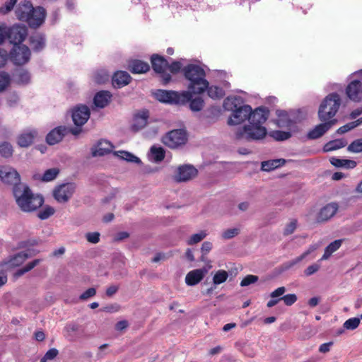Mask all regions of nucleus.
<instances>
[{"instance_id": "5701e85b", "label": "nucleus", "mask_w": 362, "mask_h": 362, "mask_svg": "<svg viewBox=\"0 0 362 362\" xmlns=\"http://www.w3.org/2000/svg\"><path fill=\"white\" fill-rule=\"evenodd\" d=\"M33 8V6L30 1L24 0L21 1L16 9L17 18L19 21L26 22Z\"/></svg>"}, {"instance_id": "9d476101", "label": "nucleus", "mask_w": 362, "mask_h": 362, "mask_svg": "<svg viewBox=\"0 0 362 362\" xmlns=\"http://www.w3.org/2000/svg\"><path fill=\"white\" fill-rule=\"evenodd\" d=\"M76 190L74 183H65L57 187L53 191L54 199L59 203H66Z\"/></svg>"}, {"instance_id": "6e6552de", "label": "nucleus", "mask_w": 362, "mask_h": 362, "mask_svg": "<svg viewBox=\"0 0 362 362\" xmlns=\"http://www.w3.org/2000/svg\"><path fill=\"white\" fill-rule=\"evenodd\" d=\"M151 61L153 71L160 74L163 84H168L171 80V75L165 72L168 66V61L157 54L151 56Z\"/></svg>"}, {"instance_id": "a19ab883", "label": "nucleus", "mask_w": 362, "mask_h": 362, "mask_svg": "<svg viewBox=\"0 0 362 362\" xmlns=\"http://www.w3.org/2000/svg\"><path fill=\"white\" fill-rule=\"evenodd\" d=\"M151 153L153 160L156 163L162 161L165 158V151L162 147L153 146L151 148Z\"/></svg>"}, {"instance_id": "423d86ee", "label": "nucleus", "mask_w": 362, "mask_h": 362, "mask_svg": "<svg viewBox=\"0 0 362 362\" xmlns=\"http://www.w3.org/2000/svg\"><path fill=\"white\" fill-rule=\"evenodd\" d=\"M187 141V133L183 129H174L167 133L162 139L163 143L170 148L184 145Z\"/></svg>"}, {"instance_id": "412c9836", "label": "nucleus", "mask_w": 362, "mask_h": 362, "mask_svg": "<svg viewBox=\"0 0 362 362\" xmlns=\"http://www.w3.org/2000/svg\"><path fill=\"white\" fill-rule=\"evenodd\" d=\"M68 133V128L59 126L50 131L46 136V141L49 145H54L61 141Z\"/></svg>"}, {"instance_id": "8fccbe9b", "label": "nucleus", "mask_w": 362, "mask_h": 362, "mask_svg": "<svg viewBox=\"0 0 362 362\" xmlns=\"http://www.w3.org/2000/svg\"><path fill=\"white\" fill-rule=\"evenodd\" d=\"M360 325V319L358 317H352L346 320L343 325L344 329L348 330H354Z\"/></svg>"}, {"instance_id": "e2e57ef3", "label": "nucleus", "mask_w": 362, "mask_h": 362, "mask_svg": "<svg viewBox=\"0 0 362 362\" xmlns=\"http://www.w3.org/2000/svg\"><path fill=\"white\" fill-rule=\"evenodd\" d=\"M342 240H336L333 242H332L330 244H329L326 249H327L329 252L332 253L337 251L341 245Z\"/></svg>"}, {"instance_id": "0eeeda50", "label": "nucleus", "mask_w": 362, "mask_h": 362, "mask_svg": "<svg viewBox=\"0 0 362 362\" xmlns=\"http://www.w3.org/2000/svg\"><path fill=\"white\" fill-rule=\"evenodd\" d=\"M31 52L25 45L13 46L9 52V59L15 64L22 66L27 64L30 59Z\"/></svg>"}, {"instance_id": "4be33fe9", "label": "nucleus", "mask_w": 362, "mask_h": 362, "mask_svg": "<svg viewBox=\"0 0 362 362\" xmlns=\"http://www.w3.org/2000/svg\"><path fill=\"white\" fill-rule=\"evenodd\" d=\"M338 208V204L335 202L327 204L318 213L317 221L321 222L329 220L337 213Z\"/></svg>"}, {"instance_id": "338daca9", "label": "nucleus", "mask_w": 362, "mask_h": 362, "mask_svg": "<svg viewBox=\"0 0 362 362\" xmlns=\"http://www.w3.org/2000/svg\"><path fill=\"white\" fill-rule=\"evenodd\" d=\"M9 59V54L4 49L0 48V68L6 65Z\"/></svg>"}, {"instance_id": "58836bf2", "label": "nucleus", "mask_w": 362, "mask_h": 362, "mask_svg": "<svg viewBox=\"0 0 362 362\" xmlns=\"http://www.w3.org/2000/svg\"><path fill=\"white\" fill-rule=\"evenodd\" d=\"M40 260L38 259H36L30 262H29L28 264H26L24 267L17 270L14 274V277L16 279L21 276L26 272L30 271L33 269L35 267H36L39 263Z\"/></svg>"}, {"instance_id": "680f3d73", "label": "nucleus", "mask_w": 362, "mask_h": 362, "mask_svg": "<svg viewBox=\"0 0 362 362\" xmlns=\"http://www.w3.org/2000/svg\"><path fill=\"white\" fill-rule=\"evenodd\" d=\"M86 237L89 243L93 244L98 243L100 241V233L98 232L88 233Z\"/></svg>"}, {"instance_id": "c03bdc74", "label": "nucleus", "mask_w": 362, "mask_h": 362, "mask_svg": "<svg viewBox=\"0 0 362 362\" xmlns=\"http://www.w3.org/2000/svg\"><path fill=\"white\" fill-rule=\"evenodd\" d=\"M13 153L12 146L8 142H3L0 144V155L4 158H10Z\"/></svg>"}, {"instance_id": "cd10ccee", "label": "nucleus", "mask_w": 362, "mask_h": 362, "mask_svg": "<svg viewBox=\"0 0 362 362\" xmlns=\"http://www.w3.org/2000/svg\"><path fill=\"white\" fill-rule=\"evenodd\" d=\"M148 117V110H143L135 115L132 128L136 131L143 129L147 124Z\"/></svg>"}, {"instance_id": "0e129e2a", "label": "nucleus", "mask_w": 362, "mask_h": 362, "mask_svg": "<svg viewBox=\"0 0 362 362\" xmlns=\"http://www.w3.org/2000/svg\"><path fill=\"white\" fill-rule=\"evenodd\" d=\"M320 268V265L319 264L315 263L312 265H310L305 271L304 274L305 276H309L317 272Z\"/></svg>"}, {"instance_id": "393cba45", "label": "nucleus", "mask_w": 362, "mask_h": 362, "mask_svg": "<svg viewBox=\"0 0 362 362\" xmlns=\"http://www.w3.org/2000/svg\"><path fill=\"white\" fill-rule=\"evenodd\" d=\"M37 135V132L36 130L32 129L25 131L18 137V144L21 147H28L33 144Z\"/></svg>"}, {"instance_id": "dca6fc26", "label": "nucleus", "mask_w": 362, "mask_h": 362, "mask_svg": "<svg viewBox=\"0 0 362 362\" xmlns=\"http://www.w3.org/2000/svg\"><path fill=\"white\" fill-rule=\"evenodd\" d=\"M211 267H203L189 272L185 276V283L187 285L192 286L198 284L208 273L209 269Z\"/></svg>"}, {"instance_id": "b1692460", "label": "nucleus", "mask_w": 362, "mask_h": 362, "mask_svg": "<svg viewBox=\"0 0 362 362\" xmlns=\"http://www.w3.org/2000/svg\"><path fill=\"white\" fill-rule=\"evenodd\" d=\"M111 98L112 94L110 91L101 90L95 94L93 103L97 107L104 108L110 103Z\"/></svg>"}, {"instance_id": "a211bd4d", "label": "nucleus", "mask_w": 362, "mask_h": 362, "mask_svg": "<svg viewBox=\"0 0 362 362\" xmlns=\"http://www.w3.org/2000/svg\"><path fill=\"white\" fill-rule=\"evenodd\" d=\"M337 122V119H332L328 122H322V123L315 126L312 130H310L308 132V138L309 139H316L321 137Z\"/></svg>"}, {"instance_id": "de8ad7c7", "label": "nucleus", "mask_w": 362, "mask_h": 362, "mask_svg": "<svg viewBox=\"0 0 362 362\" xmlns=\"http://www.w3.org/2000/svg\"><path fill=\"white\" fill-rule=\"evenodd\" d=\"M270 136L276 141H284L289 139L291 136V134L289 132L276 130L270 132Z\"/></svg>"}, {"instance_id": "9b49d317", "label": "nucleus", "mask_w": 362, "mask_h": 362, "mask_svg": "<svg viewBox=\"0 0 362 362\" xmlns=\"http://www.w3.org/2000/svg\"><path fill=\"white\" fill-rule=\"evenodd\" d=\"M0 179L5 184L13 185V188L21 183L19 173L13 168L8 166H0Z\"/></svg>"}, {"instance_id": "13d9d810", "label": "nucleus", "mask_w": 362, "mask_h": 362, "mask_svg": "<svg viewBox=\"0 0 362 362\" xmlns=\"http://www.w3.org/2000/svg\"><path fill=\"white\" fill-rule=\"evenodd\" d=\"M8 27L5 23H0V45H1L5 40L8 39Z\"/></svg>"}, {"instance_id": "aec40b11", "label": "nucleus", "mask_w": 362, "mask_h": 362, "mask_svg": "<svg viewBox=\"0 0 362 362\" xmlns=\"http://www.w3.org/2000/svg\"><path fill=\"white\" fill-rule=\"evenodd\" d=\"M31 256V253L28 251L21 252L11 257L8 261L4 262L1 265L7 269L18 267Z\"/></svg>"}, {"instance_id": "f257e3e1", "label": "nucleus", "mask_w": 362, "mask_h": 362, "mask_svg": "<svg viewBox=\"0 0 362 362\" xmlns=\"http://www.w3.org/2000/svg\"><path fill=\"white\" fill-rule=\"evenodd\" d=\"M13 194L18 206L24 212L35 211L44 203L42 196L34 194L26 185L14 187Z\"/></svg>"}, {"instance_id": "6ab92c4d", "label": "nucleus", "mask_w": 362, "mask_h": 362, "mask_svg": "<svg viewBox=\"0 0 362 362\" xmlns=\"http://www.w3.org/2000/svg\"><path fill=\"white\" fill-rule=\"evenodd\" d=\"M269 114V110L265 107H257L254 111L252 110L248 119L250 124L262 126L268 119Z\"/></svg>"}, {"instance_id": "ddd939ff", "label": "nucleus", "mask_w": 362, "mask_h": 362, "mask_svg": "<svg viewBox=\"0 0 362 362\" xmlns=\"http://www.w3.org/2000/svg\"><path fill=\"white\" fill-rule=\"evenodd\" d=\"M46 14V11L43 7H33L28 17L26 23L31 28H37L45 22Z\"/></svg>"}, {"instance_id": "1a4fd4ad", "label": "nucleus", "mask_w": 362, "mask_h": 362, "mask_svg": "<svg viewBox=\"0 0 362 362\" xmlns=\"http://www.w3.org/2000/svg\"><path fill=\"white\" fill-rule=\"evenodd\" d=\"M28 36V28L25 25L21 24H14L8 27V40L13 46L23 45L22 42Z\"/></svg>"}, {"instance_id": "052dcab7", "label": "nucleus", "mask_w": 362, "mask_h": 362, "mask_svg": "<svg viewBox=\"0 0 362 362\" xmlns=\"http://www.w3.org/2000/svg\"><path fill=\"white\" fill-rule=\"evenodd\" d=\"M296 226H297V221L296 220L291 221L290 223H288L285 226V228L284 230V235H288L292 234L295 231Z\"/></svg>"}, {"instance_id": "f8f14e48", "label": "nucleus", "mask_w": 362, "mask_h": 362, "mask_svg": "<svg viewBox=\"0 0 362 362\" xmlns=\"http://www.w3.org/2000/svg\"><path fill=\"white\" fill-rule=\"evenodd\" d=\"M197 170L191 165H182L177 168L173 180L176 182H187L197 175Z\"/></svg>"}, {"instance_id": "7ed1b4c3", "label": "nucleus", "mask_w": 362, "mask_h": 362, "mask_svg": "<svg viewBox=\"0 0 362 362\" xmlns=\"http://www.w3.org/2000/svg\"><path fill=\"white\" fill-rule=\"evenodd\" d=\"M341 105V98L336 93L329 94L325 97L318 110V118L321 122L334 119Z\"/></svg>"}, {"instance_id": "ea45409f", "label": "nucleus", "mask_w": 362, "mask_h": 362, "mask_svg": "<svg viewBox=\"0 0 362 362\" xmlns=\"http://www.w3.org/2000/svg\"><path fill=\"white\" fill-rule=\"evenodd\" d=\"M115 155H117L118 157H119L122 160H127L129 162L135 163H139L141 162L140 159L138 157H136V156L133 155L132 153H131L128 151H117V152H115Z\"/></svg>"}, {"instance_id": "69168bd1", "label": "nucleus", "mask_w": 362, "mask_h": 362, "mask_svg": "<svg viewBox=\"0 0 362 362\" xmlns=\"http://www.w3.org/2000/svg\"><path fill=\"white\" fill-rule=\"evenodd\" d=\"M58 354H59V351L57 349H55V348L50 349L46 352V354L43 356L42 359L45 360V361L47 360H52L58 355Z\"/></svg>"}, {"instance_id": "bb28decb", "label": "nucleus", "mask_w": 362, "mask_h": 362, "mask_svg": "<svg viewBox=\"0 0 362 362\" xmlns=\"http://www.w3.org/2000/svg\"><path fill=\"white\" fill-rule=\"evenodd\" d=\"M30 44L35 52L42 50L46 45L45 35L42 33H35L29 38Z\"/></svg>"}, {"instance_id": "4468645a", "label": "nucleus", "mask_w": 362, "mask_h": 362, "mask_svg": "<svg viewBox=\"0 0 362 362\" xmlns=\"http://www.w3.org/2000/svg\"><path fill=\"white\" fill-rule=\"evenodd\" d=\"M90 110L88 106L79 105L72 110V119L76 127H82L90 117Z\"/></svg>"}, {"instance_id": "f3484780", "label": "nucleus", "mask_w": 362, "mask_h": 362, "mask_svg": "<svg viewBox=\"0 0 362 362\" xmlns=\"http://www.w3.org/2000/svg\"><path fill=\"white\" fill-rule=\"evenodd\" d=\"M346 93L351 100L361 101L362 100V82L358 80L351 81L346 88Z\"/></svg>"}, {"instance_id": "4c0bfd02", "label": "nucleus", "mask_w": 362, "mask_h": 362, "mask_svg": "<svg viewBox=\"0 0 362 362\" xmlns=\"http://www.w3.org/2000/svg\"><path fill=\"white\" fill-rule=\"evenodd\" d=\"M278 115L277 125L280 127H291L292 121L288 118V115L286 111L278 110L276 112Z\"/></svg>"}, {"instance_id": "a18cd8bd", "label": "nucleus", "mask_w": 362, "mask_h": 362, "mask_svg": "<svg viewBox=\"0 0 362 362\" xmlns=\"http://www.w3.org/2000/svg\"><path fill=\"white\" fill-rule=\"evenodd\" d=\"M228 277V272L225 270H218L213 277L214 285H218L225 282Z\"/></svg>"}, {"instance_id": "49530a36", "label": "nucleus", "mask_w": 362, "mask_h": 362, "mask_svg": "<svg viewBox=\"0 0 362 362\" xmlns=\"http://www.w3.org/2000/svg\"><path fill=\"white\" fill-rule=\"evenodd\" d=\"M55 212L54 209L50 206H45L42 210L37 213V217L41 220H45L52 216Z\"/></svg>"}, {"instance_id": "2eb2a0df", "label": "nucleus", "mask_w": 362, "mask_h": 362, "mask_svg": "<svg viewBox=\"0 0 362 362\" xmlns=\"http://www.w3.org/2000/svg\"><path fill=\"white\" fill-rule=\"evenodd\" d=\"M252 107L250 105H245L238 108H236L233 113L232 117L228 120L229 125L239 124L247 119H249V116L251 115Z\"/></svg>"}, {"instance_id": "2f4dec72", "label": "nucleus", "mask_w": 362, "mask_h": 362, "mask_svg": "<svg viewBox=\"0 0 362 362\" xmlns=\"http://www.w3.org/2000/svg\"><path fill=\"white\" fill-rule=\"evenodd\" d=\"M285 163L286 160L283 158L262 161L261 163V170L269 172L284 165Z\"/></svg>"}, {"instance_id": "7c9ffc66", "label": "nucleus", "mask_w": 362, "mask_h": 362, "mask_svg": "<svg viewBox=\"0 0 362 362\" xmlns=\"http://www.w3.org/2000/svg\"><path fill=\"white\" fill-rule=\"evenodd\" d=\"M113 148L110 142L107 140H101L98 143L96 149L93 151L94 156H102L109 153Z\"/></svg>"}, {"instance_id": "473e14b6", "label": "nucleus", "mask_w": 362, "mask_h": 362, "mask_svg": "<svg viewBox=\"0 0 362 362\" xmlns=\"http://www.w3.org/2000/svg\"><path fill=\"white\" fill-rule=\"evenodd\" d=\"M14 81L17 84L25 85L30 81V74L26 69H17L14 74Z\"/></svg>"}, {"instance_id": "f704fd0d", "label": "nucleus", "mask_w": 362, "mask_h": 362, "mask_svg": "<svg viewBox=\"0 0 362 362\" xmlns=\"http://www.w3.org/2000/svg\"><path fill=\"white\" fill-rule=\"evenodd\" d=\"M347 141L344 139H334L327 142L323 147L324 152H329L346 146Z\"/></svg>"}, {"instance_id": "bf43d9fd", "label": "nucleus", "mask_w": 362, "mask_h": 362, "mask_svg": "<svg viewBox=\"0 0 362 362\" xmlns=\"http://www.w3.org/2000/svg\"><path fill=\"white\" fill-rule=\"evenodd\" d=\"M96 294V289L95 288H89L79 296L81 300H86L90 298L95 296Z\"/></svg>"}, {"instance_id": "6e6d98bb", "label": "nucleus", "mask_w": 362, "mask_h": 362, "mask_svg": "<svg viewBox=\"0 0 362 362\" xmlns=\"http://www.w3.org/2000/svg\"><path fill=\"white\" fill-rule=\"evenodd\" d=\"M259 278L257 276L248 274L240 282L242 287L247 286L252 284H254L258 281Z\"/></svg>"}, {"instance_id": "c9c22d12", "label": "nucleus", "mask_w": 362, "mask_h": 362, "mask_svg": "<svg viewBox=\"0 0 362 362\" xmlns=\"http://www.w3.org/2000/svg\"><path fill=\"white\" fill-rule=\"evenodd\" d=\"M12 78L9 73L0 71V93L5 92L11 86Z\"/></svg>"}, {"instance_id": "c85d7f7f", "label": "nucleus", "mask_w": 362, "mask_h": 362, "mask_svg": "<svg viewBox=\"0 0 362 362\" xmlns=\"http://www.w3.org/2000/svg\"><path fill=\"white\" fill-rule=\"evenodd\" d=\"M129 69L133 74H143L150 69V66L145 62L135 59L129 63Z\"/></svg>"}, {"instance_id": "774afa93", "label": "nucleus", "mask_w": 362, "mask_h": 362, "mask_svg": "<svg viewBox=\"0 0 362 362\" xmlns=\"http://www.w3.org/2000/svg\"><path fill=\"white\" fill-rule=\"evenodd\" d=\"M182 68V64L180 62L175 61L173 63H171L170 65L168 64V69L170 70V71L172 74H177L178 73Z\"/></svg>"}, {"instance_id": "3c124183", "label": "nucleus", "mask_w": 362, "mask_h": 362, "mask_svg": "<svg viewBox=\"0 0 362 362\" xmlns=\"http://www.w3.org/2000/svg\"><path fill=\"white\" fill-rule=\"evenodd\" d=\"M18 0H8L6 1L4 4L0 7V14L6 15L11 12L14 6L16 4Z\"/></svg>"}, {"instance_id": "20e7f679", "label": "nucleus", "mask_w": 362, "mask_h": 362, "mask_svg": "<svg viewBox=\"0 0 362 362\" xmlns=\"http://www.w3.org/2000/svg\"><path fill=\"white\" fill-rule=\"evenodd\" d=\"M156 100L163 103L184 105L191 99V91L186 90L178 93L174 90H157L154 93Z\"/></svg>"}, {"instance_id": "603ef678", "label": "nucleus", "mask_w": 362, "mask_h": 362, "mask_svg": "<svg viewBox=\"0 0 362 362\" xmlns=\"http://www.w3.org/2000/svg\"><path fill=\"white\" fill-rule=\"evenodd\" d=\"M58 173H59V170L56 168L48 169L43 174L42 180L44 182L52 181L56 178Z\"/></svg>"}, {"instance_id": "e433bc0d", "label": "nucleus", "mask_w": 362, "mask_h": 362, "mask_svg": "<svg viewBox=\"0 0 362 362\" xmlns=\"http://www.w3.org/2000/svg\"><path fill=\"white\" fill-rule=\"evenodd\" d=\"M206 90H207L208 95L214 100L221 99L225 95V92L223 88L216 86H209V85Z\"/></svg>"}, {"instance_id": "37998d69", "label": "nucleus", "mask_w": 362, "mask_h": 362, "mask_svg": "<svg viewBox=\"0 0 362 362\" xmlns=\"http://www.w3.org/2000/svg\"><path fill=\"white\" fill-rule=\"evenodd\" d=\"M191 98H192V97ZM188 102H190L189 107L192 111L198 112L202 110L204 107V102L201 97L190 99Z\"/></svg>"}, {"instance_id": "864d4df0", "label": "nucleus", "mask_w": 362, "mask_h": 362, "mask_svg": "<svg viewBox=\"0 0 362 362\" xmlns=\"http://www.w3.org/2000/svg\"><path fill=\"white\" fill-rule=\"evenodd\" d=\"M240 233V229L237 228H228L224 230L221 235L222 238L226 240L231 239L237 236Z\"/></svg>"}, {"instance_id": "39448f33", "label": "nucleus", "mask_w": 362, "mask_h": 362, "mask_svg": "<svg viewBox=\"0 0 362 362\" xmlns=\"http://www.w3.org/2000/svg\"><path fill=\"white\" fill-rule=\"evenodd\" d=\"M267 134V131L264 127L249 124L236 131L235 138L247 141H260L265 138Z\"/></svg>"}, {"instance_id": "72a5a7b5", "label": "nucleus", "mask_w": 362, "mask_h": 362, "mask_svg": "<svg viewBox=\"0 0 362 362\" xmlns=\"http://www.w3.org/2000/svg\"><path fill=\"white\" fill-rule=\"evenodd\" d=\"M320 246V243L313 244V245H310L309 248L305 252H304L301 255H300L299 257L286 263V264H285L286 269H289L291 267L294 266L295 264L299 263L304 258H305L308 255H310L311 252L316 250Z\"/></svg>"}, {"instance_id": "09e8293b", "label": "nucleus", "mask_w": 362, "mask_h": 362, "mask_svg": "<svg viewBox=\"0 0 362 362\" xmlns=\"http://www.w3.org/2000/svg\"><path fill=\"white\" fill-rule=\"evenodd\" d=\"M347 151L351 153L362 152V139H358L352 141L347 147Z\"/></svg>"}, {"instance_id": "a878e982", "label": "nucleus", "mask_w": 362, "mask_h": 362, "mask_svg": "<svg viewBox=\"0 0 362 362\" xmlns=\"http://www.w3.org/2000/svg\"><path fill=\"white\" fill-rule=\"evenodd\" d=\"M132 78L124 71H118L112 76V84L115 87L121 88L129 83Z\"/></svg>"}, {"instance_id": "c756f323", "label": "nucleus", "mask_w": 362, "mask_h": 362, "mask_svg": "<svg viewBox=\"0 0 362 362\" xmlns=\"http://www.w3.org/2000/svg\"><path fill=\"white\" fill-rule=\"evenodd\" d=\"M329 161L332 165L337 168H344L346 169L354 168L357 163L355 160L349 159H341L336 157H331Z\"/></svg>"}, {"instance_id": "f03ea898", "label": "nucleus", "mask_w": 362, "mask_h": 362, "mask_svg": "<svg viewBox=\"0 0 362 362\" xmlns=\"http://www.w3.org/2000/svg\"><path fill=\"white\" fill-rule=\"evenodd\" d=\"M182 72L185 78L190 82L188 88L192 93L201 94L208 88L209 82L205 78V71L199 65L188 64L183 68Z\"/></svg>"}, {"instance_id": "4d7b16f0", "label": "nucleus", "mask_w": 362, "mask_h": 362, "mask_svg": "<svg viewBox=\"0 0 362 362\" xmlns=\"http://www.w3.org/2000/svg\"><path fill=\"white\" fill-rule=\"evenodd\" d=\"M280 299H282L286 305L291 306L296 302L298 298L296 294L290 293L280 297Z\"/></svg>"}, {"instance_id": "5fc2aeb1", "label": "nucleus", "mask_w": 362, "mask_h": 362, "mask_svg": "<svg viewBox=\"0 0 362 362\" xmlns=\"http://www.w3.org/2000/svg\"><path fill=\"white\" fill-rule=\"evenodd\" d=\"M109 79V75L103 71H98L94 75V81L98 83H104Z\"/></svg>"}, {"instance_id": "79ce46f5", "label": "nucleus", "mask_w": 362, "mask_h": 362, "mask_svg": "<svg viewBox=\"0 0 362 362\" xmlns=\"http://www.w3.org/2000/svg\"><path fill=\"white\" fill-rule=\"evenodd\" d=\"M207 236V233L206 230H201L197 233L193 234L191 237L187 240V244L188 245H192L201 242Z\"/></svg>"}]
</instances>
